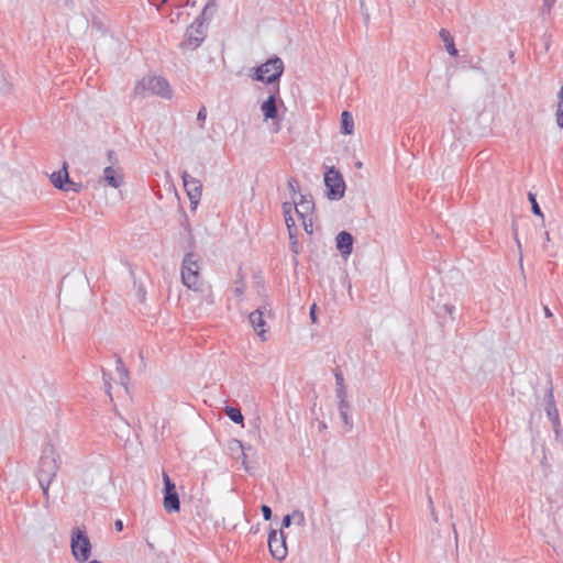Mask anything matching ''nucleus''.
<instances>
[{
	"instance_id": "f257e3e1",
	"label": "nucleus",
	"mask_w": 563,
	"mask_h": 563,
	"mask_svg": "<svg viewBox=\"0 0 563 563\" xmlns=\"http://www.w3.org/2000/svg\"><path fill=\"white\" fill-rule=\"evenodd\" d=\"M59 467V455L57 454L54 445L48 442L42 450L36 473V477L46 503H48L49 499V486L57 476Z\"/></svg>"
},
{
	"instance_id": "f03ea898",
	"label": "nucleus",
	"mask_w": 563,
	"mask_h": 563,
	"mask_svg": "<svg viewBox=\"0 0 563 563\" xmlns=\"http://www.w3.org/2000/svg\"><path fill=\"white\" fill-rule=\"evenodd\" d=\"M284 62L278 56L268 58L265 63L253 68L251 77L261 82H265L271 87H280V78L284 74Z\"/></svg>"
},
{
	"instance_id": "7ed1b4c3",
	"label": "nucleus",
	"mask_w": 563,
	"mask_h": 563,
	"mask_svg": "<svg viewBox=\"0 0 563 563\" xmlns=\"http://www.w3.org/2000/svg\"><path fill=\"white\" fill-rule=\"evenodd\" d=\"M146 92L163 99H170L173 90L166 78L162 76H147L139 80L133 88V96L144 98Z\"/></svg>"
},
{
	"instance_id": "20e7f679",
	"label": "nucleus",
	"mask_w": 563,
	"mask_h": 563,
	"mask_svg": "<svg viewBox=\"0 0 563 563\" xmlns=\"http://www.w3.org/2000/svg\"><path fill=\"white\" fill-rule=\"evenodd\" d=\"M181 282L188 289L197 291L200 288L199 265L196 255L191 252L184 256L181 263Z\"/></svg>"
},
{
	"instance_id": "39448f33",
	"label": "nucleus",
	"mask_w": 563,
	"mask_h": 563,
	"mask_svg": "<svg viewBox=\"0 0 563 563\" xmlns=\"http://www.w3.org/2000/svg\"><path fill=\"white\" fill-rule=\"evenodd\" d=\"M91 542L86 531L76 528L70 538V549L75 560L80 563L88 561L91 555Z\"/></svg>"
},
{
	"instance_id": "423d86ee",
	"label": "nucleus",
	"mask_w": 563,
	"mask_h": 563,
	"mask_svg": "<svg viewBox=\"0 0 563 563\" xmlns=\"http://www.w3.org/2000/svg\"><path fill=\"white\" fill-rule=\"evenodd\" d=\"M327 197L330 200H340L345 192V181L342 174L334 167H330L324 174Z\"/></svg>"
},
{
	"instance_id": "0eeeda50",
	"label": "nucleus",
	"mask_w": 563,
	"mask_h": 563,
	"mask_svg": "<svg viewBox=\"0 0 563 563\" xmlns=\"http://www.w3.org/2000/svg\"><path fill=\"white\" fill-rule=\"evenodd\" d=\"M164 497L163 506L168 514L178 512L180 510L179 495L176 489L175 483L170 479L167 473H163Z\"/></svg>"
},
{
	"instance_id": "6e6552de",
	"label": "nucleus",
	"mask_w": 563,
	"mask_h": 563,
	"mask_svg": "<svg viewBox=\"0 0 563 563\" xmlns=\"http://www.w3.org/2000/svg\"><path fill=\"white\" fill-rule=\"evenodd\" d=\"M183 185L190 201V209L196 210L201 196H202V183L189 175L187 170L181 173Z\"/></svg>"
},
{
	"instance_id": "1a4fd4ad",
	"label": "nucleus",
	"mask_w": 563,
	"mask_h": 563,
	"mask_svg": "<svg viewBox=\"0 0 563 563\" xmlns=\"http://www.w3.org/2000/svg\"><path fill=\"white\" fill-rule=\"evenodd\" d=\"M278 100L283 102L280 99V87H269V95L261 104V111L265 121L278 118Z\"/></svg>"
},
{
	"instance_id": "9d476101",
	"label": "nucleus",
	"mask_w": 563,
	"mask_h": 563,
	"mask_svg": "<svg viewBox=\"0 0 563 563\" xmlns=\"http://www.w3.org/2000/svg\"><path fill=\"white\" fill-rule=\"evenodd\" d=\"M268 549L272 556L278 561H283L287 556L286 537L280 530H271L268 534Z\"/></svg>"
},
{
	"instance_id": "9b49d317",
	"label": "nucleus",
	"mask_w": 563,
	"mask_h": 563,
	"mask_svg": "<svg viewBox=\"0 0 563 563\" xmlns=\"http://www.w3.org/2000/svg\"><path fill=\"white\" fill-rule=\"evenodd\" d=\"M205 37H206V35L202 30V26H199V24L194 22L186 30L184 40L181 41L179 46L184 49L195 51L202 44Z\"/></svg>"
},
{
	"instance_id": "f8f14e48",
	"label": "nucleus",
	"mask_w": 563,
	"mask_h": 563,
	"mask_svg": "<svg viewBox=\"0 0 563 563\" xmlns=\"http://www.w3.org/2000/svg\"><path fill=\"white\" fill-rule=\"evenodd\" d=\"M292 203L298 217L301 220H307L309 216H312L314 210V201L311 195L299 194V200L292 197Z\"/></svg>"
},
{
	"instance_id": "ddd939ff",
	"label": "nucleus",
	"mask_w": 563,
	"mask_h": 563,
	"mask_svg": "<svg viewBox=\"0 0 563 563\" xmlns=\"http://www.w3.org/2000/svg\"><path fill=\"white\" fill-rule=\"evenodd\" d=\"M267 311L266 307H260L252 311L249 316V321L254 329V331L257 333V335L262 339V341H266V321L264 319L265 312Z\"/></svg>"
},
{
	"instance_id": "4468645a",
	"label": "nucleus",
	"mask_w": 563,
	"mask_h": 563,
	"mask_svg": "<svg viewBox=\"0 0 563 563\" xmlns=\"http://www.w3.org/2000/svg\"><path fill=\"white\" fill-rule=\"evenodd\" d=\"M336 249L344 257L349 256L353 251L354 238L347 231H341L335 238Z\"/></svg>"
},
{
	"instance_id": "2eb2a0df",
	"label": "nucleus",
	"mask_w": 563,
	"mask_h": 563,
	"mask_svg": "<svg viewBox=\"0 0 563 563\" xmlns=\"http://www.w3.org/2000/svg\"><path fill=\"white\" fill-rule=\"evenodd\" d=\"M103 178L107 184L113 188H119L123 184V175L113 166H107L104 168Z\"/></svg>"
},
{
	"instance_id": "dca6fc26",
	"label": "nucleus",
	"mask_w": 563,
	"mask_h": 563,
	"mask_svg": "<svg viewBox=\"0 0 563 563\" xmlns=\"http://www.w3.org/2000/svg\"><path fill=\"white\" fill-rule=\"evenodd\" d=\"M51 181L55 188L62 190L65 185H69V174L67 170V163L64 162L62 168L57 172H54L51 175Z\"/></svg>"
},
{
	"instance_id": "f3484780",
	"label": "nucleus",
	"mask_w": 563,
	"mask_h": 563,
	"mask_svg": "<svg viewBox=\"0 0 563 563\" xmlns=\"http://www.w3.org/2000/svg\"><path fill=\"white\" fill-rule=\"evenodd\" d=\"M545 412L548 418L553 422L554 426L560 424L559 411L554 401L552 388L547 394Z\"/></svg>"
},
{
	"instance_id": "a211bd4d",
	"label": "nucleus",
	"mask_w": 563,
	"mask_h": 563,
	"mask_svg": "<svg viewBox=\"0 0 563 563\" xmlns=\"http://www.w3.org/2000/svg\"><path fill=\"white\" fill-rule=\"evenodd\" d=\"M439 36L444 42L446 52L451 56L456 57L459 55V51L455 47L454 37L451 35V33L446 29H441Z\"/></svg>"
},
{
	"instance_id": "6ab92c4d",
	"label": "nucleus",
	"mask_w": 563,
	"mask_h": 563,
	"mask_svg": "<svg viewBox=\"0 0 563 563\" xmlns=\"http://www.w3.org/2000/svg\"><path fill=\"white\" fill-rule=\"evenodd\" d=\"M354 131V120L351 112L344 110L341 114V132L350 135Z\"/></svg>"
},
{
	"instance_id": "aec40b11",
	"label": "nucleus",
	"mask_w": 563,
	"mask_h": 563,
	"mask_svg": "<svg viewBox=\"0 0 563 563\" xmlns=\"http://www.w3.org/2000/svg\"><path fill=\"white\" fill-rule=\"evenodd\" d=\"M216 10H217L216 3L213 1H209L203 7L202 12L200 13V15H198L194 22L199 24V26H202V24H203V22L206 20H210L211 19V16L216 12Z\"/></svg>"
},
{
	"instance_id": "412c9836",
	"label": "nucleus",
	"mask_w": 563,
	"mask_h": 563,
	"mask_svg": "<svg viewBox=\"0 0 563 563\" xmlns=\"http://www.w3.org/2000/svg\"><path fill=\"white\" fill-rule=\"evenodd\" d=\"M224 412L227 415V417L233 421L234 423L236 424H243V421H244V417L240 410V408H236V407H232V406H227L224 408Z\"/></svg>"
},
{
	"instance_id": "4be33fe9",
	"label": "nucleus",
	"mask_w": 563,
	"mask_h": 563,
	"mask_svg": "<svg viewBox=\"0 0 563 563\" xmlns=\"http://www.w3.org/2000/svg\"><path fill=\"white\" fill-rule=\"evenodd\" d=\"M528 200L531 203V211H532V213L534 216H538V217L543 219L544 216H543V212H542V210H541V208H540V206H539V203L537 201V195L531 192V191H529L528 192Z\"/></svg>"
},
{
	"instance_id": "5701e85b",
	"label": "nucleus",
	"mask_w": 563,
	"mask_h": 563,
	"mask_svg": "<svg viewBox=\"0 0 563 563\" xmlns=\"http://www.w3.org/2000/svg\"><path fill=\"white\" fill-rule=\"evenodd\" d=\"M102 379L104 385L106 394L109 396V398L112 400V394H111V374L107 371L102 369Z\"/></svg>"
},
{
	"instance_id": "b1692460",
	"label": "nucleus",
	"mask_w": 563,
	"mask_h": 563,
	"mask_svg": "<svg viewBox=\"0 0 563 563\" xmlns=\"http://www.w3.org/2000/svg\"><path fill=\"white\" fill-rule=\"evenodd\" d=\"M282 208H283L285 222H289V221L294 220V218H292V208H295L294 203L286 201L282 205Z\"/></svg>"
},
{
	"instance_id": "393cba45",
	"label": "nucleus",
	"mask_w": 563,
	"mask_h": 563,
	"mask_svg": "<svg viewBox=\"0 0 563 563\" xmlns=\"http://www.w3.org/2000/svg\"><path fill=\"white\" fill-rule=\"evenodd\" d=\"M287 186H288V189L289 191L291 192L292 197H295L297 194H299V181L291 177L288 179L287 181Z\"/></svg>"
},
{
	"instance_id": "a878e982",
	"label": "nucleus",
	"mask_w": 563,
	"mask_h": 563,
	"mask_svg": "<svg viewBox=\"0 0 563 563\" xmlns=\"http://www.w3.org/2000/svg\"><path fill=\"white\" fill-rule=\"evenodd\" d=\"M291 514L294 516V521H295V523L297 526H300V527L305 526L306 518H305V515H303V512L301 510L296 509Z\"/></svg>"
},
{
	"instance_id": "bb28decb",
	"label": "nucleus",
	"mask_w": 563,
	"mask_h": 563,
	"mask_svg": "<svg viewBox=\"0 0 563 563\" xmlns=\"http://www.w3.org/2000/svg\"><path fill=\"white\" fill-rule=\"evenodd\" d=\"M82 188V185L80 183H75L69 178V185H65L64 188H62L63 191H73V192H79Z\"/></svg>"
},
{
	"instance_id": "cd10ccee",
	"label": "nucleus",
	"mask_w": 563,
	"mask_h": 563,
	"mask_svg": "<svg viewBox=\"0 0 563 563\" xmlns=\"http://www.w3.org/2000/svg\"><path fill=\"white\" fill-rule=\"evenodd\" d=\"M285 223H286V227L288 230L289 240L297 238V227H296L295 220H291V221L285 222Z\"/></svg>"
},
{
	"instance_id": "c85d7f7f",
	"label": "nucleus",
	"mask_w": 563,
	"mask_h": 563,
	"mask_svg": "<svg viewBox=\"0 0 563 563\" xmlns=\"http://www.w3.org/2000/svg\"><path fill=\"white\" fill-rule=\"evenodd\" d=\"M340 413V417L344 423V426L346 427V430H351L352 429V426H353V422L351 420V417L349 415V411H344V412H339Z\"/></svg>"
},
{
	"instance_id": "c756f323",
	"label": "nucleus",
	"mask_w": 563,
	"mask_h": 563,
	"mask_svg": "<svg viewBox=\"0 0 563 563\" xmlns=\"http://www.w3.org/2000/svg\"><path fill=\"white\" fill-rule=\"evenodd\" d=\"M556 124L560 129H563V106L562 104H558V109H556Z\"/></svg>"
},
{
	"instance_id": "7c9ffc66",
	"label": "nucleus",
	"mask_w": 563,
	"mask_h": 563,
	"mask_svg": "<svg viewBox=\"0 0 563 563\" xmlns=\"http://www.w3.org/2000/svg\"><path fill=\"white\" fill-rule=\"evenodd\" d=\"M245 291V283L240 280L236 283V286L233 289V292L236 297H241Z\"/></svg>"
},
{
	"instance_id": "2f4dec72",
	"label": "nucleus",
	"mask_w": 563,
	"mask_h": 563,
	"mask_svg": "<svg viewBox=\"0 0 563 563\" xmlns=\"http://www.w3.org/2000/svg\"><path fill=\"white\" fill-rule=\"evenodd\" d=\"M117 372H118V375H120L121 373L122 374H129V371L126 369V367L124 366L123 364V361L120 356L117 355Z\"/></svg>"
},
{
	"instance_id": "473e14b6",
	"label": "nucleus",
	"mask_w": 563,
	"mask_h": 563,
	"mask_svg": "<svg viewBox=\"0 0 563 563\" xmlns=\"http://www.w3.org/2000/svg\"><path fill=\"white\" fill-rule=\"evenodd\" d=\"M441 309L451 317V320H454V312L456 310L454 305L444 303Z\"/></svg>"
},
{
	"instance_id": "72a5a7b5",
	"label": "nucleus",
	"mask_w": 563,
	"mask_h": 563,
	"mask_svg": "<svg viewBox=\"0 0 563 563\" xmlns=\"http://www.w3.org/2000/svg\"><path fill=\"white\" fill-rule=\"evenodd\" d=\"M261 511L265 520H271L273 516L272 508L267 505H262Z\"/></svg>"
},
{
	"instance_id": "f704fd0d",
	"label": "nucleus",
	"mask_w": 563,
	"mask_h": 563,
	"mask_svg": "<svg viewBox=\"0 0 563 563\" xmlns=\"http://www.w3.org/2000/svg\"><path fill=\"white\" fill-rule=\"evenodd\" d=\"M108 161L110 162L111 166L118 164V156L114 150H108L107 152Z\"/></svg>"
},
{
	"instance_id": "c9c22d12",
	"label": "nucleus",
	"mask_w": 563,
	"mask_h": 563,
	"mask_svg": "<svg viewBox=\"0 0 563 563\" xmlns=\"http://www.w3.org/2000/svg\"><path fill=\"white\" fill-rule=\"evenodd\" d=\"M555 2H556V0H543L542 12L549 13Z\"/></svg>"
},
{
	"instance_id": "e433bc0d",
	"label": "nucleus",
	"mask_w": 563,
	"mask_h": 563,
	"mask_svg": "<svg viewBox=\"0 0 563 563\" xmlns=\"http://www.w3.org/2000/svg\"><path fill=\"white\" fill-rule=\"evenodd\" d=\"M302 225L305 228V231L309 234L312 233V216H309L305 222V220H302Z\"/></svg>"
},
{
	"instance_id": "4c0bfd02",
	"label": "nucleus",
	"mask_w": 563,
	"mask_h": 563,
	"mask_svg": "<svg viewBox=\"0 0 563 563\" xmlns=\"http://www.w3.org/2000/svg\"><path fill=\"white\" fill-rule=\"evenodd\" d=\"M334 378H335V384H336V387H341V386H345L344 384V377H343V374L341 371H336L334 373Z\"/></svg>"
},
{
	"instance_id": "58836bf2",
	"label": "nucleus",
	"mask_w": 563,
	"mask_h": 563,
	"mask_svg": "<svg viewBox=\"0 0 563 563\" xmlns=\"http://www.w3.org/2000/svg\"><path fill=\"white\" fill-rule=\"evenodd\" d=\"M336 398L340 400H346V387H336Z\"/></svg>"
},
{
	"instance_id": "ea45409f",
	"label": "nucleus",
	"mask_w": 563,
	"mask_h": 563,
	"mask_svg": "<svg viewBox=\"0 0 563 563\" xmlns=\"http://www.w3.org/2000/svg\"><path fill=\"white\" fill-rule=\"evenodd\" d=\"M294 521V516L292 514H288L286 516H284L283 520H282V528H288L290 527V525Z\"/></svg>"
},
{
	"instance_id": "a19ab883",
	"label": "nucleus",
	"mask_w": 563,
	"mask_h": 563,
	"mask_svg": "<svg viewBox=\"0 0 563 563\" xmlns=\"http://www.w3.org/2000/svg\"><path fill=\"white\" fill-rule=\"evenodd\" d=\"M183 218H184V220H183L181 225L184 227L185 231L188 232L189 236L192 238L191 227H190V223H189V219H188V217L185 213H184Z\"/></svg>"
},
{
	"instance_id": "79ce46f5",
	"label": "nucleus",
	"mask_w": 563,
	"mask_h": 563,
	"mask_svg": "<svg viewBox=\"0 0 563 563\" xmlns=\"http://www.w3.org/2000/svg\"><path fill=\"white\" fill-rule=\"evenodd\" d=\"M206 118H207V110H206V107H202L198 113H197V120L201 123H203L206 121Z\"/></svg>"
},
{
	"instance_id": "37998d69",
	"label": "nucleus",
	"mask_w": 563,
	"mask_h": 563,
	"mask_svg": "<svg viewBox=\"0 0 563 563\" xmlns=\"http://www.w3.org/2000/svg\"><path fill=\"white\" fill-rule=\"evenodd\" d=\"M119 379H120V384L125 388L128 389V384H129V380H130V376L129 374H120L119 375Z\"/></svg>"
},
{
	"instance_id": "c03bdc74",
	"label": "nucleus",
	"mask_w": 563,
	"mask_h": 563,
	"mask_svg": "<svg viewBox=\"0 0 563 563\" xmlns=\"http://www.w3.org/2000/svg\"><path fill=\"white\" fill-rule=\"evenodd\" d=\"M350 405L347 400H340L339 401V412L350 411Z\"/></svg>"
},
{
	"instance_id": "a18cd8bd",
	"label": "nucleus",
	"mask_w": 563,
	"mask_h": 563,
	"mask_svg": "<svg viewBox=\"0 0 563 563\" xmlns=\"http://www.w3.org/2000/svg\"><path fill=\"white\" fill-rule=\"evenodd\" d=\"M236 443H238V444L240 445V448L242 449V456H243L242 462H243V464H245V463H246V461H245V459H246L245 450H246V449H247V450H250V449H251V445L244 446V444H243L241 441H238V440H236Z\"/></svg>"
},
{
	"instance_id": "49530a36",
	"label": "nucleus",
	"mask_w": 563,
	"mask_h": 563,
	"mask_svg": "<svg viewBox=\"0 0 563 563\" xmlns=\"http://www.w3.org/2000/svg\"><path fill=\"white\" fill-rule=\"evenodd\" d=\"M316 309H317V306L316 303H313L311 307H310V311H309V314H310V319L313 323L317 322V313H316Z\"/></svg>"
},
{
	"instance_id": "de8ad7c7",
	"label": "nucleus",
	"mask_w": 563,
	"mask_h": 563,
	"mask_svg": "<svg viewBox=\"0 0 563 563\" xmlns=\"http://www.w3.org/2000/svg\"><path fill=\"white\" fill-rule=\"evenodd\" d=\"M290 246H291V251L297 254L298 253V241H297V238L290 240Z\"/></svg>"
},
{
	"instance_id": "09e8293b",
	"label": "nucleus",
	"mask_w": 563,
	"mask_h": 563,
	"mask_svg": "<svg viewBox=\"0 0 563 563\" xmlns=\"http://www.w3.org/2000/svg\"><path fill=\"white\" fill-rule=\"evenodd\" d=\"M168 0H148V2L153 5L159 7V3H166Z\"/></svg>"
},
{
	"instance_id": "8fccbe9b",
	"label": "nucleus",
	"mask_w": 563,
	"mask_h": 563,
	"mask_svg": "<svg viewBox=\"0 0 563 563\" xmlns=\"http://www.w3.org/2000/svg\"><path fill=\"white\" fill-rule=\"evenodd\" d=\"M114 527H115L117 531H122L123 530V522H122V520H117L115 523H114Z\"/></svg>"
},
{
	"instance_id": "3c124183",
	"label": "nucleus",
	"mask_w": 563,
	"mask_h": 563,
	"mask_svg": "<svg viewBox=\"0 0 563 563\" xmlns=\"http://www.w3.org/2000/svg\"><path fill=\"white\" fill-rule=\"evenodd\" d=\"M558 98H559V103L558 104H562L563 106V85L561 86V89L558 93Z\"/></svg>"
},
{
	"instance_id": "603ef678",
	"label": "nucleus",
	"mask_w": 563,
	"mask_h": 563,
	"mask_svg": "<svg viewBox=\"0 0 563 563\" xmlns=\"http://www.w3.org/2000/svg\"><path fill=\"white\" fill-rule=\"evenodd\" d=\"M543 311H544V316H545L547 318H551V317L553 316V314H552V312H551V310H550V308H549L548 306H544V307H543Z\"/></svg>"
},
{
	"instance_id": "864d4df0",
	"label": "nucleus",
	"mask_w": 563,
	"mask_h": 563,
	"mask_svg": "<svg viewBox=\"0 0 563 563\" xmlns=\"http://www.w3.org/2000/svg\"><path fill=\"white\" fill-rule=\"evenodd\" d=\"M429 505H430V507L432 509V515L434 516V511H433V507H432L433 501H432V498L430 496H429Z\"/></svg>"
},
{
	"instance_id": "5fc2aeb1",
	"label": "nucleus",
	"mask_w": 563,
	"mask_h": 563,
	"mask_svg": "<svg viewBox=\"0 0 563 563\" xmlns=\"http://www.w3.org/2000/svg\"><path fill=\"white\" fill-rule=\"evenodd\" d=\"M88 563H102V562L95 559V560L89 561Z\"/></svg>"
}]
</instances>
